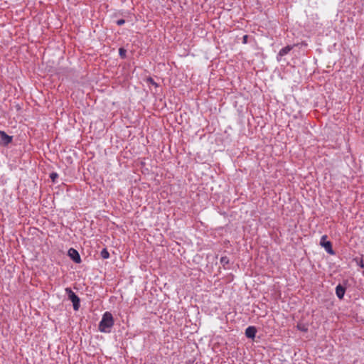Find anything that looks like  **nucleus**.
<instances>
[{"instance_id": "obj_1", "label": "nucleus", "mask_w": 364, "mask_h": 364, "mask_svg": "<svg viewBox=\"0 0 364 364\" xmlns=\"http://www.w3.org/2000/svg\"><path fill=\"white\" fill-rule=\"evenodd\" d=\"M114 321L112 314L110 312L106 311L102 317L99 323V331L102 333H109L114 326Z\"/></svg>"}, {"instance_id": "obj_2", "label": "nucleus", "mask_w": 364, "mask_h": 364, "mask_svg": "<svg viewBox=\"0 0 364 364\" xmlns=\"http://www.w3.org/2000/svg\"><path fill=\"white\" fill-rule=\"evenodd\" d=\"M68 299L72 301L73 309L77 311L80 306V300L77 295L74 293L70 287H67L65 289Z\"/></svg>"}, {"instance_id": "obj_3", "label": "nucleus", "mask_w": 364, "mask_h": 364, "mask_svg": "<svg viewBox=\"0 0 364 364\" xmlns=\"http://www.w3.org/2000/svg\"><path fill=\"white\" fill-rule=\"evenodd\" d=\"M327 236L323 235L321 238L320 245L324 247L325 250L330 255H334L335 252L333 250L332 245L330 241H326Z\"/></svg>"}, {"instance_id": "obj_4", "label": "nucleus", "mask_w": 364, "mask_h": 364, "mask_svg": "<svg viewBox=\"0 0 364 364\" xmlns=\"http://www.w3.org/2000/svg\"><path fill=\"white\" fill-rule=\"evenodd\" d=\"M12 136L0 130V144L6 146L12 141Z\"/></svg>"}, {"instance_id": "obj_5", "label": "nucleus", "mask_w": 364, "mask_h": 364, "mask_svg": "<svg viewBox=\"0 0 364 364\" xmlns=\"http://www.w3.org/2000/svg\"><path fill=\"white\" fill-rule=\"evenodd\" d=\"M68 255L75 263L79 264L81 262L80 254L75 249L70 248L68 250Z\"/></svg>"}, {"instance_id": "obj_6", "label": "nucleus", "mask_w": 364, "mask_h": 364, "mask_svg": "<svg viewBox=\"0 0 364 364\" xmlns=\"http://www.w3.org/2000/svg\"><path fill=\"white\" fill-rule=\"evenodd\" d=\"M293 48L292 46H287L284 48H282L279 53L277 54V59L278 61L281 60L282 57L287 55Z\"/></svg>"}, {"instance_id": "obj_7", "label": "nucleus", "mask_w": 364, "mask_h": 364, "mask_svg": "<svg viewBox=\"0 0 364 364\" xmlns=\"http://www.w3.org/2000/svg\"><path fill=\"white\" fill-rule=\"evenodd\" d=\"M257 333V329L255 326H248L245 329V336L249 338H254Z\"/></svg>"}, {"instance_id": "obj_8", "label": "nucleus", "mask_w": 364, "mask_h": 364, "mask_svg": "<svg viewBox=\"0 0 364 364\" xmlns=\"http://www.w3.org/2000/svg\"><path fill=\"white\" fill-rule=\"evenodd\" d=\"M346 292V288L341 284L336 287V294L338 299H342Z\"/></svg>"}, {"instance_id": "obj_9", "label": "nucleus", "mask_w": 364, "mask_h": 364, "mask_svg": "<svg viewBox=\"0 0 364 364\" xmlns=\"http://www.w3.org/2000/svg\"><path fill=\"white\" fill-rule=\"evenodd\" d=\"M100 256L103 259H108L109 257V253L106 248H104L100 252Z\"/></svg>"}, {"instance_id": "obj_10", "label": "nucleus", "mask_w": 364, "mask_h": 364, "mask_svg": "<svg viewBox=\"0 0 364 364\" xmlns=\"http://www.w3.org/2000/svg\"><path fill=\"white\" fill-rule=\"evenodd\" d=\"M221 264L225 267L226 264H229V258L227 256H223L220 258Z\"/></svg>"}, {"instance_id": "obj_11", "label": "nucleus", "mask_w": 364, "mask_h": 364, "mask_svg": "<svg viewBox=\"0 0 364 364\" xmlns=\"http://www.w3.org/2000/svg\"><path fill=\"white\" fill-rule=\"evenodd\" d=\"M353 260L356 262V264L361 268L364 267V263L362 259H360L358 257H355L353 259Z\"/></svg>"}, {"instance_id": "obj_12", "label": "nucleus", "mask_w": 364, "mask_h": 364, "mask_svg": "<svg viewBox=\"0 0 364 364\" xmlns=\"http://www.w3.org/2000/svg\"><path fill=\"white\" fill-rule=\"evenodd\" d=\"M126 53H127V50L124 48H120L119 49V55L122 58H126Z\"/></svg>"}, {"instance_id": "obj_13", "label": "nucleus", "mask_w": 364, "mask_h": 364, "mask_svg": "<svg viewBox=\"0 0 364 364\" xmlns=\"http://www.w3.org/2000/svg\"><path fill=\"white\" fill-rule=\"evenodd\" d=\"M58 176V173H52L50 176V178L52 179V181L54 182L55 181V179Z\"/></svg>"}, {"instance_id": "obj_14", "label": "nucleus", "mask_w": 364, "mask_h": 364, "mask_svg": "<svg viewBox=\"0 0 364 364\" xmlns=\"http://www.w3.org/2000/svg\"><path fill=\"white\" fill-rule=\"evenodd\" d=\"M125 23V21L124 19H119L116 21V23L118 26H122Z\"/></svg>"}, {"instance_id": "obj_15", "label": "nucleus", "mask_w": 364, "mask_h": 364, "mask_svg": "<svg viewBox=\"0 0 364 364\" xmlns=\"http://www.w3.org/2000/svg\"><path fill=\"white\" fill-rule=\"evenodd\" d=\"M247 40H248V36L247 35H245L242 37V43H244V44L247 43Z\"/></svg>"}, {"instance_id": "obj_16", "label": "nucleus", "mask_w": 364, "mask_h": 364, "mask_svg": "<svg viewBox=\"0 0 364 364\" xmlns=\"http://www.w3.org/2000/svg\"><path fill=\"white\" fill-rule=\"evenodd\" d=\"M298 328L302 331H307V328H306L304 326H300L299 325L297 326Z\"/></svg>"}, {"instance_id": "obj_17", "label": "nucleus", "mask_w": 364, "mask_h": 364, "mask_svg": "<svg viewBox=\"0 0 364 364\" xmlns=\"http://www.w3.org/2000/svg\"><path fill=\"white\" fill-rule=\"evenodd\" d=\"M363 277H364V271L363 272Z\"/></svg>"}, {"instance_id": "obj_18", "label": "nucleus", "mask_w": 364, "mask_h": 364, "mask_svg": "<svg viewBox=\"0 0 364 364\" xmlns=\"http://www.w3.org/2000/svg\"><path fill=\"white\" fill-rule=\"evenodd\" d=\"M189 364H191V363H189Z\"/></svg>"}]
</instances>
